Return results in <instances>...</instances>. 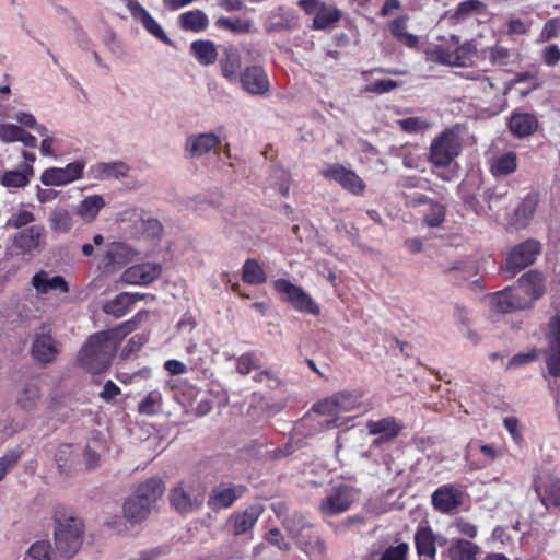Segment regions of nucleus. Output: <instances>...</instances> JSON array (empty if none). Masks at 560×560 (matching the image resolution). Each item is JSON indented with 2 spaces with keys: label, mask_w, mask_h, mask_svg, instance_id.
<instances>
[{
  "label": "nucleus",
  "mask_w": 560,
  "mask_h": 560,
  "mask_svg": "<svg viewBox=\"0 0 560 560\" xmlns=\"http://www.w3.org/2000/svg\"><path fill=\"white\" fill-rule=\"evenodd\" d=\"M118 346V332L98 331L92 335L79 352L78 360L89 372L96 374L107 370Z\"/></svg>",
  "instance_id": "1"
},
{
  "label": "nucleus",
  "mask_w": 560,
  "mask_h": 560,
  "mask_svg": "<svg viewBox=\"0 0 560 560\" xmlns=\"http://www.w3.org/2000/svg\"><path fill=\"white\" fill-rule=\"evenodd\" d=\"M165 485L161 478L153 477L139 485L133 495L124 504V515L131 523L144 521L153 504L162 497Z\"/></svg>",
  "instance_id": "2"
},
{
  "label": "nucleus",
  "mask_w": 560,
  "mask_h": 560,
  "mask_svg": "<svg viewBox=\"0 0 560 560\" xmlns=\"http://www.w3.org/2000/svg\"><path fill=\"white\" fill-rule=\"evenodd\" d=\"M84 525L75 516H55L54 541L60 558L68 560L81 548L83 542Z\"/></svg>",
  "instance_id": "3"
},
{
  "label": "nucleus",
  "mask_w": 560,
  "mask_h": 560,
  "mask_svg": "<svg viewBox=\"0 0 560 560\" xmlns=\"http://www.w3.org/2000/svg\"><path fill=\"white\" fill-rule=\"evenodd\" d=\"M282 525L306 553L318 556L325 553L326 545L324 540L315 534L312 525L303 514L293 512L287 515L282 521Z\"/></svg>",
  "instance_id": "4"
},
{
  "label": "nucleus",
  "mask_w": 560,
  "mask_h": 560,
  "mask_svg": "<svg viewBox=\"0 0 560 560\" xmlns=\"http://www.w3.org/2000/svg\"><path fill=\"white\" fill-rule=\"evenodd\" d=\"M541 252V244L528 238L515 245L506 255L500 270L506 279L515 277L518 272L533 265Z\"/></svg>",
  "instance_id": "5"
},
{
  "label": "nucleus",
  "mask_w": 560,
  "mask_h": 560,
  "mask_svg": "<svg viewBox=\"0 0 560 560\" xmlns=\"http://www.w3.org/2000/svg\"><path fill=\"white\" fill-rule=\"evenodd\" d=\"M62 352V342L58 340L51 327L43 325L34 329L30 353L42 365L54 363Z\"/></svg>",
  "instance_id": "6"
},
{
  "label": "nucleus",
  "mask_w": 560,
  "mask_h": 560,
  "mask_svg": "<svg viewBox=\"0 0 560 560\" xmlns=\"http://www.w3.org/2000/svg\"><path fill=\"white\" fill-rule=\"evenodd\" d=\"M358 490L349 485L332 487L318 504V511L324 517L336 516L349 511L358 500Z\"/></svg>",
  "instance_id": "7"
},
{
  "label": "nucleus",
  "mask_w": 560,
  "mask_h": 560,
  "mask_svg": "<svg viewBox=\"0 0 560 560\" xmlns=\"http://www.w3.org/2000/svg\"><path fill=\"white\" fill-rule=\"evenodd\" d=\"M460 149L459 137L455 131L447 129L432 141L429 161L434 166H447L460 153Z\"/></svg>",
  "instance_id": "8"
},
{
  "label": "nucleus",
  "mask_w": 560,
  "mask_h": 560,
  "mask_svg": "<svg viewBox=\"0 0 560 560\" xmlns=\"http://www.w3.org/2000/svg\"><path fill=\"white\" fill-rule=\"evenodd\" d=\"M546 339L545 361L548 374L556 378L551 388L560 390V315L550 318Z\"/></svg>",
  "instance_id": "9"
},
{
  "label": "nucleus",
  "mask_w": 560,
  "mask_h": 560,
  "mask_svg": "<svg viewBox=\"0 0 560 560\" xmlns=\"http://www.w3.org/2000/svg\"><path fill=\"white\" fill-rule=\"evenodd\" d=\"M273 288L296 311L312 315L319 314V306L301 287L280 278L273 282Z\"/></svg>",
  "instance_id": "10"
},
{
  "label": "nucleus",
  "mask_w": 560,
  "mask_h": 560,
  "mask_svg": "<svg viewBox=\"0 0 560 560\" xmlns=\"http://www.w3.org/2000/svg\"><path fill=\"white\" fill-rule=\"evenodd\" d=\"M361 405V394L357 390L338 392L324 400L316 402L312 410L320 413L335 416L357 409Z\"/></svg>",
  "instance_id": "11"
},
{
  "label": "nucleus",
  "mask_w": 560,
  "mask_h": 560,
  "mask_svg": "<svg viewBox=\"0 0 560 560\" xmlns=\"http://www.w3.org/2000/svg\"><path fill=\"white\" fill-rule=\"evenodd\" d=\"M85 165L84 160H75L65 167H49L42 173L40 182L45 186H66L83 176Z\"/></svg>",
  "instance_id": "12"
},
{
  "label": "nucleus",
  "mask_w": 560,
  "mask_h": 560,
  "mask_svg": "<svg viewBox=\"0 0 560 560\" xmlns=\"http://www.w3.org/2000/svg\"><path fill=\"white\" fill-rule=\"evenodd\" d=\"M489 304L493 312L508 314L528 310V302L522 298L521 291L513 287L494 292L489 296Z\"/></svg>",
  "instance_id": "13"
},
{
  "label": "nucleus",
  "mask_w": 560,
  "mask_h": 560,
  "mask_svg": "<svg viewBox=\"0 0 560 560\" xmlns=\"http://www.w3.org/2000/svg\"><path fill=\"white\" fill-rule=\"evenodd\" d=\"M517 290L522 291V298L528 302V306L532 308L535 302L546 293L545 275L537 269L526 271L517 279Z\"/></svg>",
  "instance_id": "14"
},
{
  "label": "nucleus",
  "mask_w": 560,
  "mask_h": 560,
  "mask_svg": "<svg viewBox=\"0 0 560 560\" xmlns=\"http://www.w3.org/2000/svg\"><path fill=\"white\" fill-rule=\"evenodd\" d=\"M324 178L338 183L343 189L360 195L365 189L364 182L351 170L339 163L330 164L322 171Z\"/></svg>",
  "instance_id": "15"
},
{
  "label": "nucleus",
  "mask_w": 560,
  "mask_h": 560,
  "mask_svg": "<svg viewBox=\"0 0 560 560\" xmlns=\"http://www.w3.org/2000/svg\"><path fill=\"white\" fill-rule=\"evenodd\" d=\"M237 81H240L246 93L254 96H265L270 89V83L264 68L256 65L246 67L241 72Z\"/></svg>",
  "instance_id": "16"
},
{
  "label": "nucleus",
  "mask_w": 560,
  "mask_h": 560,
  "mask_svg": "<svg viewBox=\"0 0 560 560\" xmlns=\"http://www.w3.org/2000/svg\"><path fill=\"white\" fill-rule=\"evenodd\" d=\"M221 144L214 132L192 133L186 138L184 152L187 159H200Z\"/></svg>",
  "instance_id": "17"
},
{
  "label": "nucleus",
  "mask_w": 560,
  "mask_h": 560,
  "mask_svg": "<svg viewBox=\"0 0 560 560\" xmlns=\"http://www.w3.org/2000/svg\"><path fill=\"white\" fill-rule=\"evenodd\" d=\"M299 27V16L293 9L279 5L271 10L265 20L267 33L291 32Z\"/></svg>",
  "instance_id": "18"
},
{
  "label": "nucleus",
  "mask_w": 560,
  "mask_h": 560,
  "mask_svg": "<svg viewBox=\"0 0 560 560\" xmlns=\"http://www.w3.org/2000/svg\"><path fill=\"white\" fill-rule=\"evenodd\" d=\"M162 272L158 262H142L128 267L121 275L122 282L132 285H148Z\"/></svg>",
  "instance_id": "19"
},
{
  "label": "nucleus",
  "mask_w": 560,
  "mask_h": 560,
  "mask_svg": "<svg viewBox=\"0 0 560 560\" xmlns=\"http://www.w3.org/2000/svg\"><path fill=\"white\" fill-rule=\"evenodd\" d=\"M170 502L177 512L187 514L198 509L202 504L203 498L190 487L178 485L171 490Z\"/></svg>",
  "instance_id": "20"
},
{
  "label": "nucleus",
  "mask_w": 560,
  "mask_h": 560,
  "mask_svg": "<svg viewBox=\"0 0 560 560\" xmlns=\"http://www.w3.org/2000/svg\"><path fill=\"white\" fill-rule=\"evenodd\" d=\"M262 511L260 504H254L243 511L234 512L228 521L229 530L235 536L248 533L257 523Z\"/></svg>",
  "instance_id": "21"
},
{
  "label": "nucleus",
  "mask_w": 560,
  "mask_h": 560,
  "mask_svg": "<svg viewBox=\"0 0 560 560\" xmlns=\"http://www.w3.org/2000/svg\"><path fill=\"white\" fill-rule=\"evenodd\" d=\"M404 425L394 417H386L380 420H369L366 422V429L372 435H380L375 439L372 445H380L384 442H389L394 440Z\"/></svg>",
  "instance_id": "22"
},
{
  "label": "nucleus",
  "mask_w": 560,
  "mask_h": 560,
  "mask_svg": "<svg viewBox=\"0 0 560 560\" xmlns=\"http://www.w3.org/2000/svg\"><path fill=\"white\" fill-rule=\"evenodd\" d=\"M463 503V491L454 485L439 487L432 493V504L436 511L450 513Z\"/></svg>",
  "instance_id": "23"
},
{
  "label": "nucleus",
  "mask_w": 560,
  "mask_h": 560,
  "mask_svg": "<svg viewBox=\"0 0 560 560\" xmlns=\"http://www.w3.org/2000/svg\"><path fill=\"white\" fill-rule=\"evenodd\" d=\"M468 50L469 48L464 46L453 50L443 46H434L425 50V60L439 65L464 66Z\"/></svg>",
  "instance_id": "24"
},
{
  "label": "nucleus",
  "mask_w": 560,
  "mask_h": 560,
  "mask_svg": "<svg viewBox=\"0 0 560 560\" xmlns=\"http://www.w3.org/2000/svg\"><path fill=\"white\" fill-rule=\"evenodd\" d=\"M244 491L243 486L220 485L211 490L208 505L214 511L228 509L243 495Z\"/></svg>",
  "instance_id": "25"
},
{
  "label": "nucleus",
  "mask_w": 560,
  "mask_h": 560,
  "mask_svg": "<svg viewBox=\"0 0 560 560\" xmlns=\"http://www.w3.org/2000/svg\"><path fill=\"white\" fill-rule=\"evenodd\" d=\"M128 9L132 18L139 21L151 35L164 44H172L171 38L166 35L161 25L138 1H130Z\"/></svg>",
  "instance_id": "26"
},
{
  "label": "nucleus",
  "mask_w": 560,
  "mask_h": 560,
  "mask_svg": "<svg viewBox=\"0 0 560 560\" xmlns=\"http://www.w3.org/2000/svg\"><path fill=\"white\" fill-rule=\"evenodd\" d=\"M130 166L122 161L97 162L90 166L89 174L97 180L116 179L127 177Z\"/></svg>",
  "instance_id": "27"
},
{
  "label": "nucleus",
  "mask_w": 560,
  "mask_h": 560,
  "mask_svg": "<svg viewBox=\"0 0 560 560\" xmlns=\"http://www.w3.org/2000/svg\"><path fill=\"white\" fill-rule=\"evenodd\" d=\"M143 298L144 294L142 293L121 292L114 299L105 302L102 310L108 315L120 318L125 316L138 301L143 300Z\"/></svg>",
  "instance_id": "28"
},
{
  "label": "nucleus",
  "mask_w": 560,
  "mask_h": 560,
  "mask_svg": "<svg viewBox=\"0 0 560 560\" xmlns=\"http://www.w3.org/2000/svg\"><path fill=\"white\" fill-rule=\"evenodd\" d=\"M535 492L547 509L550 506H560V479L547 477L535 481Z\"/></svg>",
  "instance_id": "29"
},
{
  "label": "nucleus",
  "mask_w": 560,
  "mask_h": 560,
  "mask_svg": "<svg viewBox=\"0 0 560 560\" xmlns=\"http://www.w3.org/2000/svg\"><path fill=\"white\" fill-rule=\"evenodd\" d=\"M508 125L514 137L523 139L532 136L537 130L538 119L530 113L513 112Z\"/></svg>",
  "instance_id": "30"
},
{
  "label": "nucleus",
  "mask_w": 560,
  "mask_h": 560,
  "mask_svg": "<svg viewBox=\"0 0 560 560\" xmlns=\"http://www.w3.org/2000/svg\"><path fill=\"white\" fill-rule=\"evenodd\" d=\"M35 290L40 294H46L50 291H60L62 293L69 292V285L63 277L54 276L49 277L47 271L40 270L35 273L31 281Z\"/></svg>",
  "instance_id": "31"
},
{
  "label": "nucleus",
  "mask_w": 560,
  "mask_h": 560,
  "mask_svg": "<svg viewBox=\"0 0 560 560\" xmlns=\"http://www.w3.org/2000/svg\"><path fill=\"white\" fill-rule=\"evenodd\" d=\"M415 545L419 560H435L436 547L433 530L429 526H419L415 534Z\"/></svg>",
  "instance_id": "32"
},
{
  "label": "nucleus",
  "mask_w": 560,
  "mask_h": 560,
  "mask_svg": "<svg viewBox=\"0 0 560 560\" xmlns=\"http://www.w3.org/2000/svg\"><path fill=\"white\" fill-rule=\"evenodd\" d=\"M43 236L44 228L40 225H32L16 234L14 244L24 253H31L42 246Z\"/></svg>",
  "instance_id": "33"
},
{
  "label": "nucleus",
  "mask_w": 560,
  "mask_h": 560,
  "mask_svg": "<svg viewBox=\"0 0 560 560\" xmlns=\"http://www.w3.org/2000/svg\"><path fill=\"white\" fill-rule=\"evenodd\" d=\"M40 398L42 395L37 383L27 382L19 390L16 404L22 410L33 412L37 409Z\"/></svg>",
  "instance_id": "34"
},
{
  "label": "nucleus",
  "mask_w": 560,
  "mask_h": 560,
  "mask_svg": "<svg viewBox=\"0 0 560 560\" xmlns=\"http://www.w3.org/2000/svg\"><path fill=\"white\" fill-rule=\"evenodd\" d=\"M190 54L202 66H210L217 61V46L209 39H198L190 44Z\"/></svg>",
  "instance_id": "35"
},
{
  "label": "nucleus",
  "mask_w": 560,
  "mask_h": 560,
  "mask_svg": "<svg viewBox=\"0 0 560 560\" xmlns=\"http://www.w3.org/2000/svg\"><path fill=\"white\" fill-rule=\"evenodd\" d=\"M241 56L236 49L228 48L224 51V57L220 60V68L222 75L230 82H237L240 79L241 70Z\"/></svg>",
  "instance_id": "36"
},
{
  "label": "nucleus",
  "mask_w": 560,
  "mask_h": 560,
  "mask_svg": "<svg viewBox=\"0 0 560 560\" xmlns=\"http://www.w3.org/2000/svg\"><path fill=\"white\" fill-rule=\"evenodd\" d=\"M34 174V168L30 163H23L19 168L7 171L1 178V184L5 187L21 188L25 187Z\"/></svg>",
  "instance_id": "37"
},
{
  "label": "nucleus",
  "mask_w": 560,
  "mask_h": 560,
  "mask_svg": "<svg viewBox=\"0 0 560 560\" xmlns=\"http://www.w3.org/2000/svg\"><path fill=\"white\" fill-rule=\"evenodd\" d=\"M341 16L342 13L338 8L325 3L313 19L312 28L316 31H328L340 21Z\"/></svg>",
  "instance_id": "38"
},
{
  "label": "nucleus",
  "mask_w": 560,
  "mask_h": 560,
  "mask_svg": "<svg viewBox=\"0 0 560 560\" xmlns=\"http://www.w3.org/2000/svg\"><path fill=\"white\" fill-rule=\"evenodd\" d=\"M105 205L101 195L88 196L77 206V214L85 222H92Z\"/></svg>",
  "instance_id": "39"
},
{
  "label": "nucleus",
  "mask_w": 560,
  "mask_h": 560,
  "mask_svg": "<svg viewBox=\"0 0 560 560\" xmlns=\"http://www.w3.org/2000/svg\"><path fill=\"white\" fill-rule=\"evenodd\" d=\"M178 22L183 30L198 33L207 28L209 20L205 12L192 10L182 13L178 18Z\"/></svg>",
  "instance_id": "40"
},
{
  "label": "nucleus",
  "mask_w": 560,
  "mask_h": 560,
  "mask_svg": "<svg viewBox=\"0 0 560 560\" xmlns=\"http://www.w3.org/2000/svg\"><path fill=\"white\" fill-rule=\"evenodd\" d=\"M478 546L469 540L457 539L447 549L450 560H476Z\"/></svg>",
  "instance_id": "41"
},
{
  "label": "nucleus",
  "mask_w": 560,
  "mask_h": 560,
  "mask_svg": "<svg viewBox=\"0 0 560 560\" xmlns=\"http://www.w3.org/2000/svg\"><path fill=\"white\" fill-rule=\"evenodd\" d=\"M517 156L514 152H506L495 156L491 161V173L494 176H504L515 172Z\"/></svg>",
  "instance_id": "42"
},
{
  "label": "nucleus",
  "mask_w": 560,
  "mask_h": 560,
  "mask_svg": "<svg viewBox=\"0 0 560 560\" xmlns=\"http://www.w3.org/2000/svg\"><path fill=\"white\" fill-rule=\"evenodd\" d=\"M163 397L158 389L149 392L138 404V412L143 416H155L162 411Z\"/></svg>",
  "instance_id": "43"
},
{
  "label": "nucleus",
  "mask_w": 560,
  "mask_h": 560,
  "mask_svg": "<svg viewBox=\"0 0 560 560\" xmlns=\"http://www.w3.org/2000/svg\"><path fill=\"white\" fill-rule=\"evenodd\" d=\"M537 205L538 197L536 195H527L514 211L516 223L525 226L533 219Z\"/></svg>",
  "instance_id": "44"
},
{
  "label": "nucleus",
  "mask_w": 560,
  "mask_h": 560,
  "mask_svg": "<svg viewBox=\"0 0 560 560\" xmlns=\"http://www.w3.org/2000/svg\"><path fill=\"white\" fill-rule=\"evenodd\" d=\"M49 225L56 233H68L72 228V215L66 208H55L49 217Z\"/></svg>",
  "instance_id": "45"
},
{
  "label": "nucleus",
  "mask_w": 560,
  "mask_h": 560,
  "mask_svg": "<svg viewBox=\"0 0 560 560\" xmlns=\"http://www.w3.org/2000/svg\"><path fill=\"white\" fill-rule=\"evenodd\" d=\"M242 279L248 284H261L267 281V276L259 262L249 258L243 265Z\"/></svg>",
  "instance_id": "46"
},
{
  "label": "nucleus",
  "mask_w": 560,
  "mask_h": 560,
  "mask_svg": "<svg viewBox=\"0 0 560 560\" xmlns=\"http://www.w3.org/2000/svg\"><path fill=\"white\" fill-rule=\"evenodd\" d=\"M25 560H63L59 553L51 550L47 540L35 541L28 549Z\"/></svg>",
  "instance_id": "47"
},
{
  "label": "nucleus",
  "mask_w": 560,
  "mask_h": 560,
  "mask_svg": "<svg viewBox=\"0 0 560 560\" xmlns=\"http://www.w3.org/2000/svg\"><path fill=\"white\" fill-rule=\"evenodd\" d=\"M269 185L281 196H288L290 189V176L280 166H272L269 175Z\"/></svg>",
  "instance_id": "48"
},
{
  "label": "nucleus",
  "mask_w": 560,
  "mask_h": 560,
  "mask_svg": "<svg viewBox=\"0 0 560 560\" xmlns=\"http://www.w3.org/2000/svg\"><path fill=\"white\" fill-rule=\"evenodd\" d=\"M260 364L261 362L257 352H246L236 359V371L242 375H247L253 370L258 369Z\"/></svg>",
  "instance_id": "49"
},
{
  "label": "nucleus",
  "mask_w": 560,
  "mask_h": 560,
  "mask_svg": "<svg viewBox=\"0 0 560 560\" xmlns=\"http://www.w3.org/2000/svg\"><path fill=\"white\" fill-rule=\"evenodd\" d=\"M539 58L541 62L553 68L560 62V47L557 44H548L540 49Z\"/></svg>",
  "instance_id": "50"
},
{
  "label": "nucleus",
  "mask_w": 560,
  "mask_h": 560,
  "mask_svg": "<svg viewBox=\"0 0 560 560\" xmlns=\"http://www.w3.org/2000/svg\"><path fill=\"white\" fill-rule=\"evenodd\" d=\"M409 550L407 542H399L396 546L387 547L378 560H408Z\"/></svg>",
  "instance_id": "51"
},
{
  "label": "nucleus",
  "mask_w": 560,
  "mask_h": 560,
  "mask_svg": "<svg viewBox=\"0 0 560 560\" xmlns=\"http://www.w3.org/2000/svg\"><path fill=\"white\" fill-rule=\"evenodd\" d=\"M445 219V207L438 202H430V209L424 215L425 223L431 228L442 224Z\"/></svg>",
  "instance_id": "52"
},
{
  "label": "nucleus",
  "mask_w": 560,
  "mask_h": 560,
  "mask_svg": "<svg viewBox=\"0 0 560 560\" xmlns=\"http://www.w3.org/2000/svg\"><path fill=\"white\" fill-rule=\"evenodd\" d=\"M482 7V2L479 0H465L458 3L453 18L456 20H465L474 12L478 11Z\"/></svg>",
  "instance_id": "53"
},
{
  "label": "nucleus",
  "mask_w": 560,
  "mask_h": 560,
  "mask_svg": "<svg viewBox=\"0 0 560 560\" xmlns=\"http://www.w3.org/2000/svg\"><path fill=\"white\" fill-rule=\"evenodd\" d=\"M20 457V450H9L0 457V481L4 479L8 471L18 463Z\"/></svg>",
  "instance_id": "54"
},
{
  "label": "nucleus",
  "mask_w": 560,
  "mask_h": 560,
  "mask_svg": "<svg viewBox=\"0 0 560 560\" xmlns=\"http://www.w3.org/2000/svg\"><path fill=\"white\" fill-rule=\"evenodd\" d=\"M215 24L218 27L237 33L248 30V24L240 18H220Z\"/></svg>",
  "instance_id": "55"
},
{
  "label": "nucleus",
  "mask_w": 560,
  "mask_h": 560,
  "mask_svg": "<svg viewBox=\"0 0 560 560\" xmlns=\"http://www.w3.org/2000/svg\"><path fill=\"white\" fill-rule=\"evenodd\" d=\"M265 539L280 550L288 551L291 549V544L284 539L282 533L277 527L269 529L265 535Z\"/></svg>",
  "instance_id": "56"
},
{
  "label": "nucleus",
  "mask_w": 560,
  "mask_h": 560,
  "mask_svg": "<svg viewBox=\"0 0 560 560\" xmlns=\"http://www.w3.org/2000/svg\"><path fill=\"white\" fill-rule=\"evenodd\" d=\"M22 135V127L13 124H3L0 126V139L4 142L19 141Z\"/></svg>",
  "instance_id": "57"
},
{
  "label": "nucleus",
  "mask_w": 560,
  "mask_h": 560,
  "mask_svg": "<svg viewBox=\"0 0 560 560\" xmlns=\"http://www.w3.org/2000/svg\"><path fill=\"white\" fill-rule=\"evenodd\" d=\"M398 86V82L390 79H381L370 83L366 88L369 92L384 94Z\"/></svg>",
  "instance_id": "58"
},
{
  "label": "nucleus",
  "mask_w": 560,
  "mask_h": 560,
  "mask_svg": "<svg viewBox=\"0 0 560 560\" xmlns=\"http://www.w3.org/2000/svg\"><path fill=\"white\" fill-rule=\"evenodd\" d=\"M510 50L503 46H494L490 51V59L493 65L506 66L510 61Z\"/></svg>",
  "instance_id": "59"
},
{
  "label": "nucleus",
  "mask_w": 560,
  "mask_h": 560,
  "mask_svg": "<svg viewBox=\"0 0 560 560\" xmlns=\"http://www.w3.org/2000/svg\"><path fill=\"white\" fill-rule=\"evenodd\" d=\"M364 524V517L360 514H354L346 517L342 522L336 525L335 530L337 533H345L352 526H361Z\"/></svg>",
  "instance_id": "60"
},
{
  "label": "nucleus",
  "mask_w": 560,
  "mask_h": 560,
  "mask_svg": "<svg viewBox=\"0 0 560 560\" xmlns=\"http://www.w3.org/2000/svg\"><path fill=\"white\" fill-rule=\"evenodd\" d=\"M34 221V215L32 212L27 210H22L18 212L16 214L12 215V218L9 220V224L14 228H21L24 226L31 222Z\"/></svg>",
  "instance_id": "61"
},
{
  "label": "nucleus",
  "mask_w": 560,
  "mask_h": 560,
  "mask_svg": "<svg viewBox=\"0 0 560 560\" xmlns=\"http://www.w3.org/2000/svg\"><path fill=\"white\" fill-rule=\"evenodd\" d=\"M407 16H398L393 20L389 24V31L392 35L397 39L407 31Z\"/></svg>",
  "instance_id": "62"
},
{
  "label": "nucleus",
  "mask_w": 560,
  "mask_h": 560,
  "mask_svg": "<svg viewBox=\"0 0 560 560\" xmlns=\"http://www.w3.org/2000/svg\"><path fill=\"white\" fill-rule=\"evenodd\" d=\"M119 394L120 388L113 381L109 380L104 384L103 389L100 393V397L105 401H110Z\"/></svg>",
  "instance_id": "63"
},
{
  "label": "nucleus",
  "mask_w": 560,
  "mask_h": 560,
  "mask_svg": "<svg viewBox=\"0 0 560 560\" xmlns=\"http://www.w3.org/2000/svg\"><path fill=\"white\" fill-rule=\"evenodd\" d=\"M325 4L322 0H299L298 5L304 10V12L308 15L317 14V12Z\"/></svg>",
  "instance_id": "64"
}]
</instances>
